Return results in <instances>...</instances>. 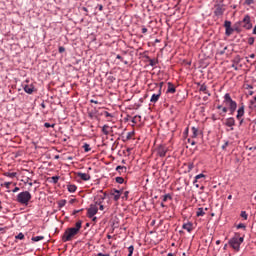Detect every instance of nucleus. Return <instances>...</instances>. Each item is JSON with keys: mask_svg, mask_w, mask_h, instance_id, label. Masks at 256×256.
Returning a JSON list of instances; mask_svg holds the SVG:
<instances>
[{"mask_svg": "<svg viewBox=\"0 0 256 256\" xmlns=\"http://www.w3.org/2000/svg\"><path fill=\"white\" fill-rule=\"evenodd\" d=\"M83 227V221L78 220L74 227L67 228L62 235V241L63 243H67L68 241H73L76 235H79V231H81V228Z\"/></svg>", "mask_w": 256, "mask_h": 256, "instance_id": "f257e3e1", "label": "nucleus"}, {"mask_svg": "<svg viewBox=\"0 0 256 256\" xmlns=\"http://www.w3.org/2000/svg\"><path fill=\"white\" fill-rule=\"evenodd\" d=\"M224 105L229 108L230 115H233L237 111V102H235L229 93L224 95Z\"/></svg>", "mask_w": 256, "mask_h": 256, "instance_id": "20e7f679", "label": "nucleus"}, {"mask_svg": "<svg viewBox=\"0 0 256 256\" xmlns=\"http://www.w3.org/2000/svg\"><path fill=\"white\" fill-rule=\"evenodd\" d=\"M250 59H255V54H251Z\"/></svg>", "mask_w": 256, "mask_h": 256, "instance_id": "0e129e2a", "label": "nucleus"}, {"mask_svg": "<svg viewBox=\"0 0 256 256\" xmlns=\"http://www.w3.org/2000/svg\"><path fill=\"white\" fill-rule=\"evenodd\" d=\"M133 137H135V131L128 132L126 136V141L133 139Z\"/></svg>", "mask_w": 256, "mask_h": 256, "instance_id": "a878e982", "label": "nucleus"}, {"mask_svg": "<svg viewBox=\"0 0 256 256\" xmlns=\"http://www.w3.org/2000/svg\"><path fill=\"white\" fill-rule=\"evenodd\" d=\"M196 215L197 217H203L205 215V210L203 208H198Z\"/></svg>", "mask_w": 256, "mask_h": 256, "instance_id": "5701e85b", "label": "nucleus"}, {"mask_svg": "<svg viewBox=\"0 0 256 256\" xmlns=\"http://www.w3.org/2000/svg\"><path fill=\"white\" fill-rule=\"evenodd\" d=\"M229 146V142H225V144L222 146V149H225Z\"/></svg>", "mask_w": 256, "mask_h": 256, "instance_id": "6e6d98bb", "label": "nucleus"}, {"mask_svg": "<svg viewBox=\"0 0 256 256\" xmlns=\"http://www.w3.org/2000/svg\"><path fill=\"white\" fill-rule=\"evenodd\" d=\"M167 199H171V195L166 194V195L163 196V202L164 203L167 202Z\"/></svg>", "mask_w": 256, "mask_h": 256, "instance_id": "ea45409f", "label": "nucleus"}, {"mask_svg": "<svg viewBox=\"0 0 256 256\" xmlns=\"http://www.w3.org/2000/svg\"><path fill=\"white\" fill-rule=\"evenodd\" d=\"M225 11H226V8H225V4H223V0L216 1L214 5L215 17H222Z\"/></svg>", "mask_w": 256, "mask_h": 256, "instance_id": "39448f33", "label": "nucleus"}, {"mask_svg": "<svg viewBox=\"0 0 256 256\" xmlns=\"http://www.w3.org/2000/svg\"><path fill=\"white\" fill-rule=\"evenodd\" d=\"M3 186L6 187V189H9L11 187V182H4Z\"/></svg>", "mask_w": 256, "mask_h": 256, "instance_id": "c03bdc74", "label": "nucleus"}, {"mask_svg": "<svg viewBox=\"0 0 256 256\" xmlns=\"http://www.w3.org/2000/svg\"><path fill=\"white\" fill-rule=\"evenodd\" d=\"M233 29L232 28H226V35H227V37H230V35H233Z\"/></svg>", "mask_w": 256, "mask_h": 256, "instance_id": "7c9ffc66", "label": "nucleus"}, {"mask_svg": "<svg viewBox=\"0 0 256 256\" xmlns=\"http://www.w3.org/2000/svg\"><path fill=\"white\" fill-rule=\"evenodd\" d=\"M243 241H245V238L240 237L239 234H235L234 237L229 240L228 245H230L234 251L239 252L241 251V243H243Z\"/></svg>", "mask_w": 256, "mask_h": 256, "instance_id": "f03ea898", "label": "nucleus"}, {"mask_svg": "<svg viewBox=\"0 0 256 256\" xmlns=\"http://www.w3.org/2000/svg\"><path fill=\"white\" fill-rule=\"evenodd\" d=\"M248 43H249V45H253V44L255 43V38L250 37V38L248 39Z\"/></svg>", "mask_w": 256, "mask_h": 256, "instance_id": "37998d69", "label": "nucleus"}, {"mask_svg": "<svg viewBox=\"0 0 256 256\" xmlns=\"http://www.w3.org/2000/svg\"><path fill=\"white\" fill-rule=\"evenodd\" d=\"M97 197H98V199L95 202L96 207L98 205H103V202L105 201V199L107 197V192H104L103 195H98Z\"/></svg>", "mask_w": 256, "mask_h": 256, "instance_id": "f8f14e48", "label": "nucleus"}, {"mask_svg": "<svg viewBox=\"0 0 256 256\" xmlns=\"http://www.w3.org/2000/svg\"><path fill=\"white\" fill-rule=\"evenodd\" d=\"M104 115H105V117H113V115H111V113H109V112H104Z\"/></svg>", "mask_w": 256, "mask_h": 256, "instance_id": "8fccbe9b", "label": "nucleus"}, {"mask_svg": "<svg viewBox=\"0 0 256 256\" xmlns=\"http://www.w3.org/2000/svg\"><path fill=\"white\" fill-rule=\"evenodd\" d=\"M76 177L81 179L82 181H90L91 180V175L83 172H76Z\"/></svg>", "mask_w": 256, "mask_h": 256, "instance_id": "1a4fd4ad", "label": "nucleus"}, {"mask_svg": "<svg viewBox=\"0 0 256 256\" xmlns=\"http://www.w3.org/2000/svg\"><path fill=\"white\" fill-rule=\"evenodd\" d=\"M65 205H67V200H60L58 202V206L61 208V207H65Z\"/></svg>", "mask_w": 256, "mask_h": 256, "instance_id": "2f4dec72", "label": "nucleus"}, {"mask_svg": "<svg viewBox=\"0 0 256 256\" xmlns=\"http://www.w3.org/2000/svg\"><path fill=\"white\" fill-rule=\"evenodd\" d=\"M238 121H239V125H243V121H244L243 118L238 119Z\"/></svg>", "mask_w": 256, "mask_h": 256, "instance_id": "13d9d810", "label": "nucleus"}, {"mask_svg": "<svg viewBox=\"0 0 256 256\" xmlns=\"http://www.w3.org/2000/svg\"><path fill=\"white\" fill-rule=\"evenodd\" d=\"M167 256H175V254H173V253H169Z\"/></svg>", "mask_w": 256, "mask_h": 256, "instance_id": "774afa93", "label": "nucleus"}, {"mask_svg": "<svg viewBox=\"0 0 256 256\" xmlns=\"http://www.w3.org/2000/svg\"><path fill=\"white\" fill-rule=\"evenodd\" d=\"M116 171H119V173H121V171L126 172L127 171V167H125V166H117L116 167Z\"/></svg>", "mask_w": 256, "mask_h": 256, "instance_id": "c756f323", "label": "nucleus"}, {"mask_svg": "<svg viewBox=\"0 0 256 256\" xmlns=\"http://www.w3.org/2000/svg\"><path fill=\"white\" fill-rule=\"evenodd\" d=\"M160 97H161V90H158L157 93L152 94L150 103H157Z\"/></svg>", "mask_w": 256, "mask_h": 256, "instance_id": "ddd939ff", "label": "nucleus"}, {"mask_svg": "<svg viewBox=\"0 0 256 256\" xmlns=\"http://www.w3.org/2000/svg\"><path fill=\"white\" fill-rule=\"evenodd\" d=\"M67 187H68L69 193H75V191H77V186L74 184H69Z\"/></svg>", "mask_w": 256, "mask_h": 256, "instance_id": "4be33fe9", "label": "nucleus"}, {"mask_svg": "<svg viewBox=\"0 0 256 256\" xmlns=\"http://www.w3.org/2000/svg\"><path fill=\"white\" fill-rule=\"evenodd\" d=\"M90 103H95V105H99V101L94 100V99L90 100Z\"/></svg>", "mask_w": 256, "mask_h": 256, "instance_id": "603ef678", "label": "nucleus"}, {"mask_svg": "<svg viewBox=\"0 0 256 256\" xmlns=\"http://www.w3.org/2000/svg\"><path fill=\"white\" fill-rule=\"evenodd\" d=\"M225 125L226 127H230V131H233V127H235V118L233 117H230V118H227L226 121H225Z\"/></svg>", "mask_w": 256, "mask_h": 256, "instance_id": "9d476101", "label": "nucleus"}, {"mask_svg": "<svg viewBox=\"0 0 256 256\" xmlns=\"http://www.w3.org/2000/svg\"><path fill=\"white\" fill-rule=\"evenodd\" d=\"M19 190H20L19 187H15L12 191H13V193H17Z\"/></svg>", "mask_w": 256, "mask_h": 256, "instance_id": "5fc2aeb1", "label": "nucleus"}, {"mask_svg": "<svg viewBox=\"0 0 256 256\" xmlns=\"http://www.w3.org/2000/svg\"><path fill=\"white\" fill-rule=\"evenodd\" d=\"M182 229H185V231H187L188 233H191V231H193V223L188 222L183 224Z\"/></svg>", "mask_w": 256, "mask_h": 256, "instance_id": "dca6fc26", "label": "nucleus"}, {"mask_svg": "<svg viewBox=\"0 0 256 256\" xmlns=\"http://www.w3.org/2000/svg\"><path fill=\"white\" fill-rule=\"evenodd\" d=\"M156 151L158 157H165L167 155V151H169V148L165 145H160Z\"/></svg>", "mask_w": 256, "mask_h": 256, "instance_id": "6e6552de", "label": "nucleus"}, {"mask_svg": "<svg viewBox=\"0 0 256 256\" xmlns=\"http://www.w3.org/2000/svg\"><path fill=\"white\" fill-rule=\"evenodd\" d=\"M255 103H256V97H254V100L251 101L252 105H255Z\"/></svg>", "mask_w": 256, "mask_h": 256, "instance_id": "052dcab7", "label": "nucleus"}, {"mask_svg": "<svg viewBox=\"0 0 256 256\" xmlns=\"http://www.w3.org/2000/svg\"><path fill=\"white\" fill-rule=\"evenodd\" d=\"M125 182V179L123 177H116V183H119L120 185H122V183Z\"/></svg>", "mask_w": 256, "mask_h": 256, "instance_id": "c9c22d12", "label": "nucleus"}, {"mask_svg": "<svg viewBox=\"0 0 256 256\" xmlns=\"http://www.w3.org/2000/svg\"><path fill=\"white\" fill-rule=\"evenodd\" d=\"M163 85H165V83L160 82L159 85H156V89H158V91H161L163 89Z\"/></svg>", "mask_w": 256, "mask_h": 256, "instance_id": "58836bf2", "label": "nucleus"}, {"mask_svg": "<svg viewBox=\"0 0 256 256\" xmlns=\"http://www.w3.org/2000/svg\"><path fill=\"white\" fill-rule=\"evenodd\" d=\"M254 2L255 0H245L246 5H253Z\"/></svg>", "mask_w": 256, "mask_h": 256, "instance_id": "a18cd8bd", "label": "nucleus"}, {"mask_svg": "<svg viewBox=\"0 0 256 256\" xmlns=\"http://www.w3.org/2000/svg\"><path fill=\"white\" fill-rule=\"evenodd\" d=\"M75 201H76L75 199H71L70 203L73 204V203H75Z\"/></svg>", "mask_w": 256, "mask_h": 256, "instance_id": "338daca9", "label": "nucleus"}, {"mask_svg": "<svg viewBox=\"0 0 256 256\" xmlns=\"http://www.w3.org/2000/svg\"><path fill=\"white\" fill-rule=\"evenodd\" d=\"M193 185L196 189H199V181L194 180Z\"/></svg>", "mask_w": 256, "mask_h": 256, "instance_id": "de8ad7c7", "label": "nucleus"}, {"mask_svg": "<svg viewBox=\"0 0 256 256\" xmlns=\"http://www.w3.org/2000/svg\"><path fill=\"white\" fill-rule=\"evenodd\" d=\"M98 211H99V207H97V204H91L87 210V215L89 219H92V217H95Z\"/></svg>", "mask_w": 256, "mask_h": 256, "instance_id": "423d86ee", "label": "nucleus"}, {"mask_svg": "<svg viewBox=\"0 0 256 256\" xmlns=\"http://www.w3.org/2000/svg\"><path fill=\"white\" fill-rule=\"evenodd\" d=\"M245 115V106L242 105L239 107V109L237 110V115H236V119H243V116Z\"/></svg>", "mask_w": 256, "mask_h": 256, "instance_id": "4468645a", "label": "nucleus"}, {"mask_svg": "<svg viewBox=\"0 0 256 256\" xmlns=\"http://www.w3.org/2000/svg\"><path fill=\"white\" fill-rule=\"evenodd\" d=\"M237 229H245V224L243 223L238 224Z\"/></svg>", "mask_w": 256, "mask_h": 256, "instance_id": "49530a36", "label": "nucleus"}, {"mask_svg": "<svg viewBox=\"0 0 256 256\" xmlns=\"http://www.w3.org/2000/svg\"><path fill=\"white\" fill-rule=\"evenodd\" d=\"M116 59H119V61H123L122 56H121V55H119V54L116 56Z\"/></svg>", "mask_w": 256, "mask_h": 256, "instance_id": "4d7b16f0", "label": "nucleus"}, {"mask_svg": "<svg viewBox=\"0 0 256 256\" xmlns=\"http://www.w3.org/2000/svg\"><path fill=\"white\" fill-rule=\"evenodd\" d=\"M4 176L9 177L10 179H15V177H17V172H5Z\"/></svg>", "mask_w": 256, "mask_h": 256, "instance_id": "aec40b11", "label": "nucleus"}, {"mask_svg": "<svg viewBox=\"0 0 256 256\" xmlns=\"http://www.w3.org/2000/svg\"><path fill=\"white\" fill-rule=\"evenodd\" d=\"M201 179H205V175L204 174H198L195 176V181H199Z\"/></svg>", "mask_w": 256, "mask_h": 256, "instance_id": "72a5a7b5", "label": "nucleus"}, {"mask_svg": "<svg viewBox=\"0 0 256 256\" xmlns=\"http://www.w3.org/2000/svg\"><path fill=\"white\" fill-rule=\"evenodd\" d=\"M15 239H19L20 241H23V239H25V234L20 232L18 235L15 236Z\"/></svg>", "mask_w": 256, "mask_h": 256, "instance_id": "c85d7f7f", "label": "nucleus"}, {"mask_svg": "<svg viewBox=\"0 0 256 256\" xmlns=\"http://www.w3.org/2000/svg\"><path fill=\"white\" fill-rule=\"evenodd\" d=\"M51 179H52L53 183L59 182V176H53Z\"/></svg>", "mask_w": 256, "mask_h": 256, "instance_id": "79ce46f5", "label": "nucleus"}, {"mask_svg": "<svg viewBox=\"0 0 256 256\" xmlns=\"http://www.w3.org/2000/svg\"><path fill=\"white\" fill-rule=\"evenodd\" d=\"M99 209H100V211H104L105 210V206H103V204H100L99 205Z\"/></svg>", "mask_w": 256, "mask_h": 256, "instance_id": "864d4df0", "label": "nucleus"}, {"mask_svg": "<svg viewBox=\"0 0 256 256\" xmlns=\"http://www.w3.org/2000/svg\"><path fill=\"white\" fill-rule=\"evenodd\" d=\"M192 139H195L197 137H199V129H197L196 127H192Z\"/></svg>", "mask_w": 256, "mask_h": 256, "instance_id": "412c9836", "label": "nucleus"}, {"mask_svg": "<svg viewBox=\"0 0 256 256\" xmlns=\"http://www.w3.org/2000/svg\"><path fill=\"white\" fill-rule=\"evenodd\" d=\"M240 23L244 29H252L253 27V24L251 23V17L249 15H246Z\"/></svg>", "mask_w": 256, "mask_h": 256, "instance_id": "0eeeda50", "label": "nucleus"}, {"mask_svg": "<svg viewBox=\"0 0 256 256\" xmlns=\"http://www.w3.org/2000/svg\"><path fill=\"white\" fill-rule=\"evenodd\" d=\"M24 91L25 93H28V95H33L35 86L33 84H26L24 85Z\"/></svg>", "mask_w": 256, "mask_h": 256, "instance_id": "9b49d317", "label": "nucleus"}, {"mask_svg": "<svg viewBox=\"0 0 256 256\" xmlns=\"http://www.w3.org/2000/svg\"><path fill=\"white\" fill-rule=\"evenodd\" d=\"M59 53H65V47L60 46L59 47Z\"/></svg>", "mask_w": 256, "mask_h": 256, "instance_id": "09e8293b", "label": "nucleus"}, {"mask_svg": "<svg viewBox=\"0 0 256 256\" xmlns=\"http://www.w3.org/2000/svg\"><path fill=\"white\" fill-rule=\"evenodd\" d=\"M44 127H46V129H49V127H55V124H50V123H48V122H46L45 124H44Z\"/></svg>", "mask_w": 256, "mask_h": 256, "instance_id": "a19ab883", "label": "nucleus"}, {"mask_svg": "<svg viewBox=\"0 0 256 256\" xmlns=\"http://www.w3.org/2000/svg\"><path fill=\"white\" fill-rule=\"evenodd\" d=\"M111 195L114 197V201L121 199V190L114 189L111 191Z\"/></svg>", "mask_w": 256, "mask_h": 256, "instance_id": "2eb2a0df", "label": "nucleus"}, {"mask_svg": "<svg viewBox=\"0 0 256 256\" xmlns=\"http://www.w3.org/2000/svg\"><path fill=\"white\" fill-rule=\"evenodd\" d=\"M240 215H241L242 219H245V221H247L248 215H247L246 211H242Z\"/></svg>", "mask_w": 256, "mask_h": 256, "instance_id": "4c0bfd02", "label": "nucleus"}, {"mask_svg": "<svg viewBox=\"0 0 256 256\" xmlns=\"http://www.w3.org/2000/svg\"><path fill=\"white\" fill-rule=\"evenodd\" d=\"M253 35H256V25H255V27L253 29Z\"/></svg>", "mask_w": 256, "mask_h": 256, "instance_id": "e2e57ef3", "label": "nucleus"}, {"mask_svg": "<svg viewBox=\"0 0 256 256\" xmlns=\"http://www.w3.org/2000/svg\"><path fill=\"white\" fill-rule=\"evenodd\" d=\"M149 65H150L151 67H155V66L157 65V61H155L154 59H150V60H149Z\"/></svg>", "mask_w": 256, "mask_h": 256, "instance_id": "e433bc0d", "label": "nucleus"}, {"mask_svg": "<svg viewBox=\"0 0 256 256\" xmlns=\"http://www.w3.org/2000/svg\"><path fill=\"white\" fill-rule=\"evenodd\" d=\"M217 109H222V113L225 115L229 111L227 107H223L222 105H218Z\"/></svg>", "mask_w": 256, "mask_h": 256, "instance_id": "cd10ccee", "label": "nucleus"}, {"mask_svg": "<svg viewBox=\"0 0 256 256\" xmlns=\"http://www.w3.org/2000/svg\"><path fill=\"white\" fill-rule=\"evenodd\" d=\"M199 91H202V93H205V95H208V97H211V93H209V91L207 90V85L202 84L200 86Z\"/></svg>", "mask_w": 256, "mask_h": 256, "instance_id": "6ab92c4d", "label": "nucleus"}, {"mask_svg": "<svg viewBox=\"0 0 256 256\" xmlns=\"http://www.w3.org/2000/svg\"><path fill=\"white\" fill-rule=\"evenodd\" d=\"M32 198L33 196L30 194L29 191H23L17 195L16 201L17 203H20V205H25V207H27Z\"/></svg>", "mask_w": 256, "mask_h": 256, "instance_id": "7ed1b4c3", "label": "nucleus"}, {"mask_svg": "<svg viewBox=\"0 0 256 256\" xmlns=\"http://www.w3.org/2000/svg\"><path fill=\"white\" fill-rule=\"evenodd\" d=\"M224 27H225V29H230V28H231V21L226 20V21L224 22Z\"/></svg>", "mask_w": 256, "mask_h": 256, "instance_id": "f704fd0d", "label": "nucleus"}, {"mask_svg": "<svg viewBox=\"0 0 256 256\" xmlns=\"http://www.w3.org/2000/svg\"><path fill=\"white\" fill-rule=\"evenodd\" d=\"M97 256H109V254L98 253Z\"/></svg>", "mask_w": 256, "mask_h": 256, "instance_id": "bf43d9fd", "label": "nucleus"}, {"mask_svg": "<svg viewBox=\"0 0 256 256\" xmlns=\"http://www.w3.org/2000/svg\"><path fill=\"white\" fill-rule=\"evenodd\" d=\"M142 33L143 34L147 33V28H142Z\"/></svg>", "mask_w": 256, "mask_h": 256, "instance_id": "680f3d73", "label": "nucleus"}, {"mask_svg": "<svg viewBox=\"0 0 256 256\" xmlns=\"http://www.w3.org/2000/svg\"><path fill=\"white\" fill-rule=\"evenodd\" d=\"M177 89L175 88V85L171 82H168V89L167 93H171L172 95L176 93Z\"/></svg>", "mask_w": 256, "mask_h": 256, "instance_id": "a211bd4d", "label": "nucleus"}, {"mask_svg": "<svg viewBox=\"0 0 256 256\" xmlns=\"http://www.w3.org/2000/svg\"><path fill=\"white\" fill-rule=\"evenodd\" d=\"M128 251H129V254L127 256H133V251H135V247H133V245H131L129 248H128Z\"/></svg>", "mask_w": 256, "mask_h": 256, "instance_id": "473e14b6", "label": "nucleus"}, {"mask_svg": "<svg viewBox=\"0 0 256 256\" xmlns=\"http://www.w3.org/2000/svg\"><path fill=\"white\" fill-rule=\"evenodd\" d=\"M124 197H125V199H128V197H129V191H125V192H124Z\"/></svg>", "mask_w": 256, "mask_h": 256, "instance_id": "3c124183", "label": "nucleus"}, {"mask_svg": "<svg viewBox=\"0 0 256 256\" xmlns=\"http://www.w3.org/2000/svg\"><path fill=\"white\" fill-rule=\"evenodd\" d=\"M141 121V116L136 115L132 118V123H134V125H137V123H139Z\"/></svg>", "mask_w": 256, "mask_h": 256, "instance_id": "b1692460", "label": "nucleus"}, {"mask_svg": "<svg viewBox=\"0 0 256 256\" xmlns=\"http://www.w3.org/2000/svg\"><path fill=\"white\" fill-rule=\"evenodd\" d=\"M82 149H84L85 153H89V151H91V146L88 143H85L82 146Z\"/></svg>", "mask_w": 256, "mask_h": 256, "instance_id": "bb28decb", "label": "nucleus"}, {"mask_svg": "<svg viewBox=\"0 0 256 256\" xmlns=\"http://www.w3.org/2000/svg\"><path fill=\"white\" fill-rule=\"evenodd\" d=\"M99 11H103V5L99 6Z\"/></svg>", "mask_w": 256, "mask_h": 256, "instance_id": "69168bd1", "label": "nucleus"}, {"mask_svg": "<svg viewBox=\"0 0 256 256\" xmlns=\"http://www.w3.org/2000/svg\"><path fill=\"white\" fill-rule=\"evenodd\" d=\"M43 239H45V236L32 237V241H34V243H37L38 241H43Z\"/></svg>", "mask_w": 256, "mask_h": 256, "instance_id": "393cba45", "label": "nucleus"}, {"mask_svg": "<svg viewBox=\"0 0 256 256\" xmlns=\"http://www.w3.org/2000/svg\"><path fill=\"white\" fill-rule=\"evenodd\" d=\"M102 133L104 134V135H111V133H113V130H111V128L109 127V125H104L103 127H102Z\"/></svg>", "mask_w": 256, "mask_h": 256, "instance_id": "f3484780", "label": "nucleus"}]
</instances>
